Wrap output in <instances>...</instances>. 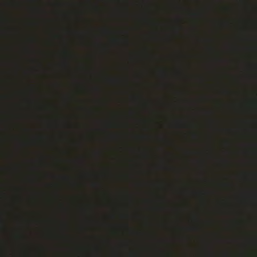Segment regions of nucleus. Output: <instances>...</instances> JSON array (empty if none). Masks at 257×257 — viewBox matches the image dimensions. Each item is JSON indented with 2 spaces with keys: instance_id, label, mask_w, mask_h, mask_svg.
<instances>
[{
  "instance_id": "f257e3e1",
  "label": "nucleus",
  "mask_w": 257,
  "mask_h": 257,
  "mask_svg": "<svg viewBox=\"0 0 257 257\" xmlns=\"http://www.w3.org/2000/svg\"><path fill=\"white\" fill-rule=\"evenodd\" d=\"M91 208H90V207H89V208H82V210H83V211H88V210H91Z\"/></svg>"
},
{
  "instance_id": "f03ea898",
  "label": "nucleus",
  "mask_w": 257,
  "mask_h": 257,
  "mask_svg": "<svg viewBox=\"0 0 257 257\" xmlns=\"http://www.w3.org/2000/svg\"><path fill=\"white\" fill-rule=\"evenodd\" d=\"M164 207H154V209H163Z\"/></svg>"
}]
</instances>
